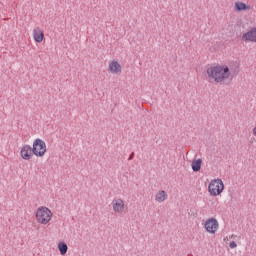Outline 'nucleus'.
<instances>
[{"label":"nucleus","instance_id":"f257e3e1","mask_svg":"<svg viewBox=\"0 0 256 256\" xmlns=\"http://www.w3.org/2000/svg\"><path fill=\"white\" fill-rule=\"evenodd\" d=\"M207 75L209 79L214 81V83L223 85V83H225L231 76V70H229L227 66H212L207 69Z\"/></svg>","mask_w":256,"mask_h":256},{"label":"nucleus","instance_id":"f03ea898","mask_svg":"<svg viewBox=\"0 0 256 256\" xmlns=\"http://www.w3.org/2000/svg\"><path fill=\"white\" fill-rule=\"evenodd\" d=\"M51 217H53V213L47 207H40L36 212V219L38 223L42 225H47L51 221Z\"/></svg>","mask_w":256,"mask_h":256},{"label":"nucleus","instance_id":"7ed1b4c3","mask_svg":"<svg viewBox=\"0 0 256 256\" xmlns=\"http://www.w3.org/2000/svg\"><path fill=\"white\" fill-rule=\"evenodd\" d=\"M223 189H225V185L223 184L222 179L212 180L208 186V191L212 197L221 195V193H223Z\"/></svg>","mask_w":256,"mask_h":256},{"label":"nucleus","instance_id":"20e7f679","mask_svg":"<svg viewBox=\"0 0 256 256\" xmlns=\"http://www.w3.org/2000/svg\"><path fill=\"white\" fill-rule=\"evenodd\" d=\"M33 153L36 157H43L47 153V144L41 139H36L33 143Z\"/></svg>","mask_w":256,"mask_h":256},{"label":"nucleus","instance_id":"39448f33","mask_svg":"<svg viewBox=\"0 0 256 256\" xmlns=\"http://www.w3.org/2000/svg\"><path fill=\"white\" fill-rule=\"evenodd\" d=\"M205 229L208 233H216L217 229H219V222L214 218H210L205 222Z\"/></svg>","mask_w":256,"mask_h":256},{"label":"nucleus","instance_id":"423d86ee","mask_svg":"<svg viewBox=\"0 0 256 256\" xmlns=\"http://www.w3.org/2000/svg\"><path fill=\"white\" fill-rule=\"evenodd\" d=\"M20 155L22 159H25V161H29L35 153L33 152V147L30 145H24L20 151Z\"/></svg>","mask_w":256,"mask_h":256},{"label":"nucleus","instance_id":"0eeeda50","mask_svg":"<svg viewBox=\"0 0 256 256\" xmlns=\"http://www.w3.org/2000/svg\"><path fill=\"white\" fill-rule=\"evenodd\" d=\"M113 211L115 213H122L125 209V202L122 199H116L112 201Z\"/></svg>","mask_w":256,"mask_h":256},{"label":"nucleus","instance_id":"6e6552de","mask_svg":"<svg viewBox=\"0 0 256 256\" xmlns=\"http://www.w3.org/2000/svg\"><path fill=\"white\" fill-rule=\"evenodd\" d=\"M242 41H250L251 43H256V28H252L247 33L242 35Z\"/></svg>","mask_w":256,"mask_h":256},{"label":"nucleus","instance_id":"1a4fd4ad","mask_svg":"<svg viewBox=\"0 0 256 256\" xmlns=\"http://www.w3.org/2000/svg\"><path fill=\"white\" fill-rule=\"evenodd\" d=\"M33 38L36 43H41L45 39V34L42 32L41 28L37 27L33 30Z\"/></svg>","mask_w":256,"mask_h":256},{"label":"nucleus","instance_id":"9d476101","mask_svg":"<svg viewBox=\"0 0 256 256\" xmlns=\"http://www.w3.org/2000/svg\"><path fill=\"white\" fill-rule=\"evenodd\" d=\"M109 71H111V73H121V64L117 61H112L109 64Z\"/></svg>","mask_w":256,"mask_h":256},{"label":"nucleus","instance_id":"9b49d317","mask_svg":"<svg viewBox=\"0 0 256 256\" xmlns=\"http://www.w3.org/2000/svg\"><path fill=\"white\" fill-rule=\"evenodd\" d=\"M202 164H203V160H201V159L193 160L192 164H191L192 171H194V173L201 171Z\"/></svg>","mask_w":256,"mask_h":256},{"label":"nucleus","instance_id":"f8f14e48","mask_svg":"<svg viewBox=\"0 0 256 256\" xmlns=\"http://www.w3.org/2000/svg\"><path fill=\"white\" fill-rule=\"evenodd\" d=\"M166 199H167V192H165V190H160L156 194V201L158 203H163V201H165Z\"/></svg>","mask_w":256,"mask_h":256},{"label":"nucleus","instance_id":"ddd939ff","mask_svg":"<svg viewBox=\"0 0 256 256\" xmlns=\"http://www.w3.org/2000/svg\"><path fill=\"white\" fill-rule=\"evenodd\" d=\"M68 249H69V247L67 246V244L65 242H60L58 244V250L60 251V255H67Z\"/></svg>","mask_w":256,"mask_h":256},{"label":"nucleus","instance_id":"4468645a","mask_svg":"<svg viewBox=\"0 0 256 256\" xmlns=\"http://www.w3.org/2000/svg\"><path fill=\"white\" fill-rule=\"evenodd\" d=\"M235 8H236V11H247V9H249V7L246 6V4L243 2H236Z\"/></svg>","mask_w":256,"mask_h":256},{"label":"nucleus","instance_id":"2eb2a0df","mask_svg":"<svg viewBox=\"0 0 256 256\" xmlns=\"http://www.w3.org/2000/svg\"><path fill=\"white\" fill-rule=\"evenodd\" d=\"M230 249H235L237 247V243L235 241L230 242L229 244Z\"/></svg>","mask_w":256,"mask_h":256},{"label":"nucleus","instance_id":"dca6fc26","mask_svg":"<svg viewBox=\"0 0 256 256\" xmlns=\"http://www.w3.org/2000/svg\"><path fill=\"white\" fill-rule=\"evenodd\" d=\"M135 159V152H132L128 158V161H133Z\"/></svg>","mask_w":256,"mask_h":256},{"label":"nucleus","instance_id":"f3484780","mask_svg":"<svg viewBox=\"0 0 256 256\" xmlns=\"http://www.w3.org/2000/svg\"><path fill=\"white\" fill-rule=\"evenodd\" d=\"M253 133L256 135V127L253 129Z\"/></svg>","mask_w":256,"mask_h":256},{"label":"nucleus","instance_id":"a211bd4d","mask_svg":"<svg viewBox=\"0 0 256 256\" xmlns=\"http://www.w3.org/2000/svg\"><path fill=\"white\" fill-rule=\"evenodd\" d=\"M230 239H233V235L230 237Z\"/></svg>","mask_w":256,"mask_h":256}]
</instances>
